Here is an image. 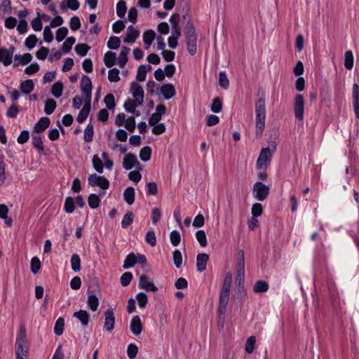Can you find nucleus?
Instances as JSON below:
<instances>
[{"mask_svg": "<svg viewBox=\"0 0 359 359\" xmlns=\"http://www.w3.org/2000/svg\"><path fill=\"white\" fill-rule=\"evenodd\" d=\"M232 276L230 272L225 275L223 285L220 292L219 304L217 307V313L219 319H224V315L226 311V306L229 300V294L231 286Z\"/></svg>", "mask_w": 359, "mask_h": 359, "instance_id": "1", "label": "nucleus"}, {"mask_svg": "<svg viewBox=\"0 0 359 359\" xmlns=\"http://www.w3.org/2000/svg\"><path fill=\"white\" fill-rule=\"evenodd\" d=\"M255 114V136L259 139L262 136L263 132L265 129L266 105L264 95L256 101Z\"/></svg>", "mask_w": 359, "mask_h": 359, "instance_id": "2", "label": "nucleus"}, {"mask_svg": "<svg viewBox=\"0 0 359 359\" xmlns=\"http://www.w3.org/2000/svg\"><path fill=\"white\" fill-rule=\"evenodd\" d=\"M29 348L26 329L25 325L21 324L16 337L15 357L27 358Z\"/></svg>", "mask_w": 359, "mask_h": 359, "instance_id": "3", "label": "nucleus"}, {"mask_svg": "<svg viewBox=\"0 0 359 359\" xmlns=\"http://www.w3.org/2000/svg\"><path fill=\"white\" fill-rule=\"evenodd\" d=\"M184 32L187 48L191 55H194L197 52V34L191 19H189L186 24Z\"/></svg>", "mask_w": 359, "mask_h": 359, "instance_id": "4", "label": "nucleus"}, {"mask_svg": "<svg viewBox=\"0 0 359 359\" xmlns=\"http://www.w3.org/2000/svg\"><path fill=\"white\" fill-rule=\"evenodd\" d=\"M245 282V273H236L235 278V293L234 296L241 303H243V299L246 295V290L244 285Z\"/></svg>", "mask_w": 359, "mask_h": 359, "instance_id": "5", "label": "nucleus"}, {"mask_svg": "<svg viewBox=\"0 0 359 359\" xmlns=\"http://www.w3.org/2000/svg\"><path fill=\"white\" fill-rule=\"evenodd\" d=\"M274 152L272 147L262 148L256 162V168L262 169L264 165L267 167Z\"/></svg>", "mask_w": 359, "mask_h": 359, "instance_id": "6", "label": "nucleus"}, {"mask_svg": "<svg viewBox=\"0 0 359 359\" xmlns=\"http://www.w3.org/2000/svg\"><path fill=\"white\" fill-rule=\"evenodd\" d=\"M269 192V187L262 182H257L253 185V196L259 201H264L268 197Z\"/></svg>", "mask_w": 359, "mask_h": 359, "instance_id": "7", "label": "nucleus"}, {"mask_svg": "<svg viewBox=\"0 0 359 359\" xmlns=\"http://www.w3.org/2000/svg\"><path fill=\"white\" fill-rule=\"evenodd\" d=\"M88 184L91 187H99L103 190L108 189L109 181L104 176L92 174L88 177Z\"/></svg>", "mask_w": 359, "mask_h": 359, "instance_id": "8", "label": "nucleus"}, {"mask_svg": "<svg viewBox=\"0 0 359 359\" xmlns=\"http://www.w3.org/2000/svg\"><path fill=\"white\" fill-rule=\"evenodd\" d=\"M304 113V99L302 94H297L294 97V114L295 118L299 121H302Z\"/></svg>", "mask_w": 359, "mask_h": 359, "instance_id": "9", "label": "nucleus"}, {"mask_svg": "<svg viewBox=\"0 0 359 359\" xmlns=\"http://www.w3.org/2000/svg\"><path fill=\"white\" fill-rule=\"evenodd\" d=\"M134 166L141 169V165L139 163L137 156L132 153L126 154L123 158V167L126 170H131Z\"/></svg>", "mask_w": 359, "mask_h": 359, "instance_id": "10", "label": "nucleus"}, {"mask_svg": "<svg viewBox=\"0 0 359 359\" xmlns=\"http://www.w3.org/2000/svg\"><path fill=\"white\" fill-rule=\"evenodd\" d=\"M104 329L107 331L111 332L114 329L115 325V316L112 309H107L104 314Z\"/></svg>", "mask_w": 359, "mask_h": 359, "instance_id": "11", "label": "nucleus"}, {"mask_svg": "<svg viewBox=\"0 0 359 359\" xmlns=\"http://www.w3.org/2000/svg\"><path fill=\"white\" fill-rule=\"evenodd\" d=\"M138 287L147 292H156L158 287L154 283L149 280V277L145 274L140 276Z\"/></svg>", "mask_w": 359, "mask_h": 359, "instance_id": "12", "label": "nucleus"}, {"mask_svg": "<svg viewBox=\"0 0 359 359\" xmlns=\"http://www.w3.org/2000/svg\"><path fill=\"white\" fill-rule=\"evenodd\" d=\"M172 25V36L180 38L182 35V29L180 25V15L178 13H174L169 20Z\"/></svg>", "mask_w": 359, "mask_h": 359, "instance_id": "13", "label": "nucleus"}, {"mask_svg": "<svg viewBox=\"0 0 359 359\" xmlns=\"http://www.w3.org/2000/svg\"><path fill=\"white\" fill-rule=\"evenodd\" d=\"M130 329L131 332L135 336H138L142 333L143 325L139 316L133 317L130 324Z\"/></svg>", "mask_w": 359, "mask_h": 359, "instance_id": "14", "label": "nucleus"}, {"mask_svg": "<svg viewBox=\"0 0 359 359\" xmlns=\"http://www.w3.org/2000/svg\"><path fill=\"white\" fill-rule=\"evenodd\" d=\"M140 36V31L133 25L128 27V31L126 36L123 38V42L127 43H133Z\"/></svg>", "mask_w": 359, "mask_h": 359, "instance_id": "15", "label": "nucleus"}, {"mask_svg": "<svg viewBox=\"0 0 359 359\" xmlns=\"http://www.w3.org/2000/svg\"><path fill=\"white\" fill-rule=\"evenodd\" d=\"M161 93L167 100H170L176 95L175 86L172 83L163 84L160 88Z\"/></svg>", "mask_w": 359, "mask_h": 359, "instance_id": "16", "label": "nucleus"}, {"mask_svg": "<svg viewBox=\"0 0 359 359\" xmlns=\"http://www.w3.org/2000/svg\"><path fill=\"white\" fill-rule=\"evenodd\" d=\"M353 105L355 116L359 119V86L357 83L353 85Z\"/></svg>", "mask_w": 359, "mask_h": 359, "instance_id": "17", "label": "nucleus"}, {"mask_svg": "<svg viewBox=\"0 0 359 359\" xmlns=\"http://www.w3.org/2000/svg\"><path fill=\"white\" fill-rule=\"evenodd\" d=\"M209 260V256L206 253H199L196 257V267L198 272H203L206 270L207 263Z\"/></svg>", "mask_w": 359, "mask_h": 359, "instance_id": "18", "label": "nucleus"}, {"mask_svg": "<svg viewBox=\"0 0 359 359\" xmlns=\"http://www.w3.org/2000/svg\"><path fill=\"white\" fill-rule=\"evenodd\" d=\"M50 124V120L48 117H41L38 122L34 125L33 131L36 133H43L47 129Z\"/></svg>", "mask_w": 359, "mask_h": 359, "instance_id": "19", "label": "nucleus"}, {"mask_svg": "<svg viewBox=\"0 0 359 359\" xmlns=\"http://www.w3.org/2000/svg\"><path fill=\"white\" fill-rule=\"evenodd\" d=\"M73 316L78 319L81 322V325L84 327L87 326L89 323L90 314L86 310H79L75 311L73 313Z\"/></svg>", "mask_w": 359, "mask_h": 359, "instance_id": "20", "label": "nucleus"}, {"mask_svg": "<svg viewBox=\"0 0 359 359\" xmlns=\"http://www.w3.org/2000/svg\"><path fill=\"white\" fill-rule=\"evenodd\" d=\"M279 135L278 128L274 127L269 131V142L273 151H276V141L278 140Z\"/></svg>", "mask_w": 359, "mask_h": 359, "instance_id": "21", "label": "nucleus"}, {"mask_svg": "<svg viewBox=\"0 0 359 359\" xmlns=\"http://www.w3.org/2000/svg\"><path fill=\"white\" fill-rule=\"evenodd\" d=\"M130 92L132 93L133 97H144V92L143 88L137 81H133L130 83Z\"/></svg>", "mask_w": 359, "mask_h": 359, "instance_id": "22", "label": "nucleus"}, {"mask_svg": "<svg viewBox=\"0 0 359 359\" xmlns=\"http://www.w3.org/2000/svg\"><path fill=\"white\" fill-rule=\"evenodd\" d=\"M151 70V66L149 65H141L137 68L136 80L138 82H142L145 80L147 72Z\"/></svg>", "mask_w": 359, "mask_h": 359, "instance_id": "23", "label": "nucleus"}, {"mask_svg": "<svg viewBox=\"0 0 359 359\" xmlns=\"http://www.w3.org/2000/svg\"><path fill=\"white\" fill-rule=\"evenodd\" d=\"M236 273H245V253L243 250H238L236 258Z\"/></svg>", "mask_w": 359, "mask_h": 359, "instance_id": "24", "label": "nucleus"}, {"mask_svg": "<svg viewBox=\"0 0 359 359\" xmlns=\"http://www.w3.org/2000/svg\"><path fill=\"white\" fill-rule=\"evenodd\" d=\"M34 88V83L32 79H27L20 83V90L25 95L30 94Z\"/></svg>", "mask_w": 359, "mask_h": 359, "instance_id": "25", "label": "nucleus"}, {"mask_svg": "<svg viewBox=\"0 0 359 359\" xmlns=\"http://www.w3.org/2000/svg\"><path fill=\"white\" fill-rule=\"evenodd\" d=\"M92 82L90 77L83 75L81 80V91L82 93L92 92Z\"/></svg>", "mask_w": 359, "mask_h": 359, "instance_id": "26", "label": "nucleus"}, {"mask_svg": "<svg viewBox=\"0 0 359 359\" xmlns=\"http://www.w3.org/2000/svg\"><path fill=\"white\" fill-rule=\"evenodd\" d=\"M125 201L129 205H132L135 198V189L133 187H127L123 192Z\"/></svg>", "mask_w": 359, "mask_h": 359, "instance_id": "27", "label": "nucleus"}, {"mask_svg": "<svg viewBox=\"0 0 359 359\" xmlns=\"http://www.w3.org/2000/svg\"><path fill=\"white\" fill-rule=\"evenodd\" d=\"M130 49L127 46H123L119 54L118 65L121 68H123L126 65L128 58V55L130 53Z\"/></svg>", "mask_w": 359, "mask_h": 359, "instance_id": "28", "label": "nucleus"}, {"mask_svg": "<svg viewBox=\"0 0 359 359\" xmlns=\"http://www.w3.org/2000/svg\"><path fill=\"white\" fill-rule=\"evenodd\" d=\"M116 54L112 51L107 52L104 55V62L107 67H111L116 63Z\"/></svg>", "mask_w": 359, "mask_h": 359, "instance_id": "29", "label": "nucleus"}, {"mask_svg": "<svg viewBox=\"0 0 359 359\" xmlns=\"http://www.w3.org/2000/svg\"><path fill=\"white\" fill-rule=\"evenodd\" d=\"M156 37V33L153 29H147L143 34V41L146 48H149Z\"/></svg>", "mask_w": 359, "mask_h": 359, "instance_id": "30", "label": "nucleus"}, {"mask_svg": "<svg viewBox=\"0 0 359 359\" xmlns=\"http://www.w3.org/2000/svg\"><path fill=\"white\" fill-rule=\"evenodd\" d=\"M269 288V283L266 281L259 280L255 282L253 286V291L255 293H262L268 291Z\"/></svg>", "mask_w": 359, "mask_h": 359, "instance_id": "31", "label": "nucleus"}, {"mask_svg": "<svg viewBox=\"0 0 359 359\" xmlns=\"http://www.w3.org/2000/svg\"><path fill=\"white\" fill-rule=\"evenodd\" d=\"M0 62L3 63L4 66H8L12 62V57L6 48H0Z\"/></svg>", "mask_w": 359, "mask_h": 359, "instance_id": "32", "label": "nucleus"}, {"mask_svg": "<svg viewBox=\"0 0 359 359\" xmlns=\"http://www.w3.org/2000/svg\"><path fill=\"white\" fill-rule=\"evenodd\" d=\"M87 304L90 309L95 311L99 306V299L95 294L88 293Z\"/></svg>", "mask_w": 359, "mask_h": 359, "instance_id": "33", "label": "nucleus"}, {"mask_svg": "<svg viewBox=\"0 0 359 359\" xmlns=\"http://www.w3.org/2000/svg\"><path fill=\"white\" fill-rule=\"evenodd\" d=\"M63 89V83L61 81H57L52 86L51 93L55 98H59L62 95Z\"/></svg>", "mask_w": 359, "mask_h": 359, "instance_id": "34", "label": "nucleus"}, {"mask_svg": "<svg viewBox=\"0 0 359 359\" xmlns=\"http://www.w3.org/2000/svg\"><path fill=\"white\" fill-rule=\"evenodd\" d=\"M75 210V201L73 197L66 198L64 204V210L67 214L73 213Z\"/></svg>", "mask_w": 359, "mask_h": 359, "instance_id": "35", "label": "nucleus"}, {"mask_svg": "<svg viewBox=\"0 0 359 359\" xmlns=\"http://www.w3.org/2000/svg\"><path fill=\"white\" fill-rule=\"evenodd\" d=\"M100 292V287L99 285V282L97 278L94 277L90 278L89 281V285L88 287V293H93L96 294L97 292Z\"/></svg>", "mask_w": 359, "mask_h": 359, "instance_id": "36", "label": "nucleus"}, {"mask_svg": "<svg viewBox=\"0 0 359 359\" xmlns=\"http://www.w3.org/2000/svg\"><path fill=\"white\" fill-rule=\"evenodd\" d=\"M91 47L87 43H78L74 48V50L77 55L84 57L87 55Z\"/></svg>", "mask_w": 359, "mask_h": 359, "instance_id": "37", "label": "nucleus"}, {"mask_svg": "<svg viewBox=\"0 0 359 359\" xmlns=\"http://www.w3.org/2000/svg\"><path fill=\"white\" fill-rule=\"evenodd\" d=\"M135 215L132 211H128L123 216L121 221V227L123 229H127L133 222Z\"/></svg>", "mask_w": 359, "mask_h": 359, "instance_id": "38", "label": "nucleus"}, {"mask_svg": "<svg viewBox=\"0 0 359 359\" xmlns=\"http://www.w3.org/2000/svg\"><path fill=\"white\" fill-rule=\"evenodd\" d=\"M136 264V255L134 252H130L125 259L123 268L128 269L133 267Z\"/></svg>", "mask_w": 359, "mask_h": 359, "instance_id": "39", "label": "nucleus"}, {"mask_svg": "<svg viewBox=\"0 0 359 359\" xmlns=\"http://www.w3.org/2000/svg\"><path fill=\"white\" fill-rule=\"evenodd\" d=\"M152 149L149 146H145L140 149V158L144 161L147 162L151 159Z\"/></svg>", "mask_w": 359, "mask_h": 359, "instance_id": "40", "label": "nucleus"}, {"mask_svg": "<svg viewBox=\"0 0 359 359\" xmlns=\"http://www.w3.org/2000/svg\"><path fill=\"white\" fill-rule=\"evenodd\" d=\"M57 107L56 101L52 98L48 99L45 102L44 112L47 115L53 114Z\"/></svg>", "mask_w": 359, "mask_h": 359, "instance_id": "41", "label": "nucleus"}, {"mask_svg": "<svg viewBox=\"0 0 359 359\" xmlns=\"http://www.w3.org/2000/svg\"><path fill=\"white\" fill-rule=\"evenodd\" d=\"M100 198L98 195L95 194H91L88 197V205L92 209H95L99 207L100 204Z\"/></svg>", "mask_w": 359, "mask_h": 359, "instance_id": "42", "label": "nucleus"}, {"mask_svg": "<svg viewBox=\"0 0 359 359\" xmlns=\"http://www.w3.org/2000/svg\"><path fill=\"white\" fill-rule=\"evenodd\" d=\"M76 39L74 36L68 37L62 46V50L63 53H68L71 51L72 46L75 43Z\"/></svg>", "mask_w": 359, "mask_h": 359, "instance_id": "43", "label": "nucleus"}, {"mask_svg": "<svg viewBox=\"0 0 359 359\" xmlns=\"http://www.w3.org/2000/svg\"><path fill=\"white\" fill-rule=\"evenodd\" d=\"M222 109V100L219 97H216L213 99L210 106V110L213 113H219Z\"/></svg>", "mask_w": 359, "mask_h": 359, "instance_id": "44", "label": "nucleus"}, {"mask_svg": "<svg viewBox=\"0 0 359 359\" xmlns=\"http://www.w3.org/2000/svg\"><path fill=\"white\" fill-rule=\"evenodd\" d=\"M93 166L94 169L98 172L102 174L104 170V163L99 158L98 155L95 154L93 156L92 159Z\"/></svg>", "mask_w": 359, "mask_h": 359, "instance_id": "45", "label": "nucleus"}, {"mask_svg": "<svg viewBox=\"0 0 359 359\" xmlns=\"http://www.w3.org/2000/svg\"><path fill=\"white\" fill-rule=\"evenodd\" d=\"M72 269L74 272H78L81 270V259L78 254L74 253L71 257Z\"/></svg>", "mask_w": 359, "mask_h": 359, "instance_id": "46", "label": "nucleus"}, {"mask_svg": "<svg viewBox=\"0 0 359 359\" xmlns=\"http://www.w3.org/2000/svg\"><path fill=\"white\" fill-rule=\"evenodd\" d=\"M64 328H65V319L62 317H60L57 320V321L55 324L54 333L57 336H60L62 334V333L64 332Z\"/></svg>", "mask_w": 359, "mask_h": 359, "instance_id": "47", "label": "nucleus"}, {"mask_svg": "<svg viewBox=\"0 0 359 359\" xmlns=\"http://www.w3.org/2000/svg\"><path fill=\"white\" fill-rule=\"evenodd\" d=\"M344 67L348 70L353 69V55L351 50H347L345 53Z\"/></svg>", "mask_w": 359, "mask_h": 359, "instance_id": "48", "label": "nucleus"}, {"mask_svg": "<svg viewBox=\"0 0 359 359\" xmlns=\"http://www.w3.org/2000/svg\"><path fill=\"white\" fill-rule=\"evenodd\" d=\"M32 145L39 151H44V146L41 135H32Z\"/></svg>", "mask_w": 359, "mask_h": 359, "instance_id": "49", "label": "nucleus"}, {"mask_svg": "<svg viewBox=\"0 0 359 359\" xmlns=\"http://www.w3.org/2000/svg\"><path fill=\"white\" fill-rule=\"evenodd\" d=\"M104 102L106 107L109 110H112L115 108L116 102L115 98L112 93H108L104 98Z\"/></svg>", "mask_w": 359, "mask_h": 359, "instance_id": "50", "label": "nucleus"}, {"mask_svg": "<svg viewBox=\"0 0 359 359\" xmlns=\"http://www.w3.org/2000/svg\"><path fill=\"white\" fill-rule=\"evenodd\" d=\"M127 7L126 3L124 0H120L116 4V14L117 15L123 18L126 13Z\"/></svg>", "mask_w": 359, "mask_h": 359, "instance_id": "51", "label": "nucleus"}, {"mask_svg": "<svg viewBox=\"0 0 359 359\" xmlns=\"http://www.w3.org/2000/svg\"><path fill=\"white\" fill-rule=\"evenodd\" d=\"M121 45V39L119 37L112 36L107 42V47L111 50H117Z\"/></svg>", "mask_w": 359, "mask_h": 359, "instance_id": "52", "label": "nucleus"}, {"mask_svg": "<svg viewBox=\"0 0 359 359\" xmlns=\"http://www.w3.org/2000/svg\"><path fill=\"white\" fill-rule=\"evenodd\" d=\"M94 135V128L93 126L91 123H89L84 130V136L83 139L86 142H91L93 139Z\"/></svg>", "mask_w": 359, "mask_h": 359, "instance_id": "53", "label": "nucleus"}, {"mask_svg": "<svg viewBox=\"0 0 359 359\" xmlns=\"http://www.w3.org/2000/svg\"><path fill=\"white\" fill-rule=\"evenodd\" d=\"M120 71L118 69L114 67L109 70L108 79L110 82H118L120 81L119 76Z\"/></svg>", "mask_w": 359, "mask_h": 359, "instance_id": "54", "label": "nucleus"}, {"mask_svg": "<svg viewBox=\"0 0 359 359\" xmlns=\"http://www.w3.org/2000/svg\"><path fill=\"white\" fill-rule=\"evenodd\" d=\"M90 111V109L88 108L87 105L83 106L77 116L76 121L80 123L84 122L88 116Z\"/></svg>", "mask_w": 359, "mask_h": 359, "instance_id": "55", "label": "nucleus"}, {"mask_svg": "<svg viewBox=\"0 0 359 359\" xmlns=\"http://www.w3.org/2000/svg\"><path fill=\"white\" fill-rule=\"evenodd\" d=\"M37 41H38V39H37L36 36L35 34H30L25 39V46L28 48V50H30L35 47Z\"/></svg>", "mask_w": 359, "mask_h": 359, "instance_id": "56", "label": "nucleus"}, {"mask_svg": "<svg viewBox=\"0 0 359 359\" xmlns=\"http://www.w3.org/2000/svg\"><path fill=\"white\" fill-rule=\"evenodd\" d=\"M196 238L201 247H205L207 245V236L203 230L197 231L196 232Z\"/></svg>", "mask_w": 359, "mask_h": 359, "instance_id": "57", "label": "nucleus"}, {"mask_svg": "<svg viewBox=\"0 0 359 359\" xmlns=\"http://www.w3.org/2000/svg\"><path fill=\"white\" fill-rule=\"evenodd\" d=\"M136 299L138 302V306L143 309L145 308L148 303V297L146 293L144 292H139L136 295Z\"/></svg>", "mask_w": 359, "mask_h": 359, "instance_id": "58", "label": "nucleus"}, {"mask_svg": "<svg viewBox=\"0 0 359 359\" xmlns=\"http://www.w3.org/2000/svg\"><path fill=\"white\" fill-rule=\"evenodd\" d=\"M158 193L157 184L154 182H150L146 184V194L147 196H155Z\"/></svg>", "mask_w": 359, "mask_h": 359, "instance_id": "59", "label": "nucleus"}, {"mask_svg": "<svg viewBox=\"0 0 359 359\" xmlns=\"http://www.w3.org/2000/svg\"><path fill=\"white\" fill-rule=\"evenodd\" d=\"M41 264V261L37 257H34L31 259V271L33 274H36L40 269Z\"/></svg>", "mask_w": 359, "mask_h": 359, "instance_id": "60", "label": "nucleus"}, {"mask_svg": "<svg viewBox=\"0 0 359 359\" xmlns=\"http://www.w3.org/2000/svg\"><path fill=\"white\" fill-rule=\"evenodd\" d=\"M256 338L254 336L250 337L245 343V350L248 353H252L255 349Z\"/></svg>", "mask_w": 359, "mask_h": 359, "instance_id": "61", "label": "nucleus"}, {"mask_svg": "<svg viewBox=\"0 0 359 359\" xmlns=\"http://www.w3.org/2000/svg\"><path fill=\"white\" fill-rule=\"evenodd\" d=\"M173 262L176 268L180 269L182 264V255L179 250H175L172 252Z\"/></svg>", "mask_w": 359, "mask_h": 359, "instance_id": "62", "label": "nucleus"}, {"mask_svg": "<svg viewBox=\"0 0 359 359\" xmlns=\"http://www.w3.org/2000/svg\"><path fill=\"white\" fill-rule=\"evenodd\" d=\"M170 239L172 245L175 247L179 245L181 241L180 233L177 230H173L170 234Z\"/></svg>", "mask_w": 359, "mask_h": 359, "instance_id": "63", "label": "nucleus"}, {"mask_svg": "<svg viewBox=\"0 0 359 359\" xmlns=\"http://www.w3.org/2000/svg\"><path fill=\"white\" fill-rule=\"evenodd\" d=\"M219 84L224 89H227L229 86V81L224 72H221L219 74Z\"/></svg>", "mask_w": 359, "mask_h": 359, "instance_id": "64", "label": "nucleus"}]
</instances>
